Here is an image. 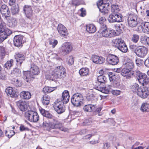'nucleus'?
Listing matches in <instances>:
<instances>
[{"mask_svg": "<svg viewBox=\"0 0 149 149\" xmlns=\"http://www.w3.org/2000/svg\"><path fill=\"white\" fill-rule=\"evenodd\" d=\"M23 10L27 19L31 22L33 15V13L31 6L29 5L24 6L23 8Z\"/></svg>", "mask_w": 149, "mask_h": 149, "instance_id": "nucleus-12", "label": "nucleus"}, {"mask_svg": "<svg viewBox=\"0 0 149 149\" xmlns=\"http://www.w3.org/2000/svg\"><path fill=\"white\" fill-rule=\"evenodd\" d=\"M128 25L131 27L136 26L137 24V17L135 15H130L128 18Z\"/></svg>", "mask_w": 149, "mask_h": 149, "instance_id": "nucleus-14", "label": "nucleus"}, {"mask_svg": "<svg viewBox=\"0 0 149 149\" xmlns=\"http://www.w3.org/2000/svg\"><path fill=\"white\" fill-rule=\"evenodd\" d=\"M148 50L147 48L143 46H140L136 47L135 50V53L139 57H144L147 54Z\"/></svg>", "mask_w": 149, "mask_h": 149, "instance_id": "nucleus-13", "label": "nucleus"}, {"mask_svg": "<svg viewBox=\"0 0 149 149\" xmlns=\"http://www.w3.org/2000/svg\"><path fill=\"white\" fill-rule=\"evenodd\" d=\"M65 69L62 66H58L54 69L52 73L50 78H61L65 76Z\"/></svg>", "mask_w": 149, "mask_h": 149, "instance_id": "nucleus-4", "label": "nucleus"}, {"mask_svg": "<svg viewBox=\"0 0 149 149\" xmlns=\"http://www.w3.org/2000/svg\"><path fill=\"white\" fill-rule=\"evenodd\" d=\"M24 37L21 35H17L15 36L14 38V44L15 46L17 47L22 45Z\"/></svg>", "mask_w": 149, "mask_h": 149, "instance_id": "nucleus-19", "label": "nucleus"}, {"mask_svg": "<svg viewBox=\"0 0 149 149\" xmlns=\"http://www.w3.org/2000/svg\"><path fill=\"white\" fill-rule=\"evenodd\" d=\"M30 71L23 72V78L26 82H29L35 78V76L38 75L40 73L38 67L34 64L31 65Z\"/></svg>", "mask_w": 149, "mask_h": 149, "instance_id": "nucleus-1", "label": "nucleus"}, {"mask_svg": "<svg viewBox=\"0 0 149 149\" xmlns=\"http://www.w3.org/2000/svg\"><path fill=\"white\" fill-rule=\"evenodd\" d=\"M84 3V2L83 0H72V4L76 6L83 4Z\"/></svg>", "mask_w": 149, "mask_h": 149, "instance_id": "nucleus-43", "label": "nucleus"}, {"mask_svg": "<svg viewBox=\"0 0 149 149\" xmlns=\"http://www.w3.org/2000/svg\"><path fill=\"white\" fill-rule=\"evenodd\" d=\"M19 129L21 131H29V130L28 127H25L22 125H21L19 127Z\"/></svg>", "mask_w": 149, "mask_h": 149, "instance_id": "nucleus-54", "label": "nucleus"}, {"mask_svg": "<svg viewBox=\"0 0 149 149\" xmlns=\"http://www.w3.org/2000/svg\"><path fill=\"white\" fill-rule=\"evenodd\" d=\"M72 47L71 44L70 42H65L63 43L61 47L63 52L68 54L72 49Z\"/></svg>", "mask_w": 149, "mask_h": 149, "instance_id": "nucleus-23", "label": "nucleus"}, {"mask_svg": "<svg viewBox=\"0 0 149 149\" xmlns=\"http://www.w3.org/2000/svg\"><path fill=\"white\" fill-rule=\"evenodd\" d=\"M7 30H9L6 28V24L3 21H1L0 24V31H6Z\"/></svg>", "mask_w": 149, "mask_h": 149, "instance_id": "nucleus-45", "label": "nucleus"}, {"mask_svg": "<svg viewBox=\"0 0 149 149\" xmlns=\"http://www.w3.org/2000/svg\"><path fill=\"white\" fill-rule=\"evenodd\" d=\"M121 74L122 76L127 79H130L132 76L134 75V72L130 71L125 67L123 68L121 71Z\"/></svg>", "mask_w": 149, "mask_h": 149, "instance_id": "nucleus-15", "label": "nucleus"}, {"mask_svg": "<svg viewBox=\"0 0 149 149\" xmlns=\"http://www.w3.org/2000/svg\"><path fill=\"white\" fill-rule=\"evenodd\" d=\"M89 99L91 101L94 100L96 99L95 95L93 94H91L89 97Z\"/></svg>", "mask_w": 149, "mask_h": 149, "instance_id": "nucleus-60", "label": "nucleus"}, {"mask_svg": "<svg viewBox=\"0 0 149 149\" xmlns=\"http://www.w3.org/2000/svg\"><path fill=\"white\" fill-rule=\"evenodd\" d=\"M67 60L68 63L70 65L72 64L74 62V58L72 56H70L68 57L67 58Z\"/></svg>", "mask_w": 149, "mask_h": 149, "instance_id": "nucleus-53", "label": "nucleus"}, {"mask_svg": "<svg viewBox=\"0 0 149 149\" xmlns=\"http://www.w3.org/2000/svg\"><path fill=\"white\" fill-rule=\"evenodd\" d=\"M111 85H108L105 87H102L100 86H97L96 88L97 89L102 92L106 94H108L111 89Z\"/></svg>", "mask_w": 149, "mask_h": 149, "instance_id": "nucleus-26", "label": "nucleus"}, {"mask_svg": "<svg viewBox=\"0 0 149 149\" xmlns=\"http://www.w3.org/2000/svg\"><path fill=\"white\" fill-rule=\"evenodd\" d=\"M15 132L13 130L5 131V134L8 138H10L14 135Z\"/></svg>", "mask_w": 149, "mask_h": 149, "instance_id": "nucleus-48", "label": "nucleus"}, {"mask_svg": "<svg viewBox=\"0 0 149 149\" xmlns=\"http://www.w3.org/2000/svg\"><path fill=\"white\" fill-rule=\"evenodd\" d=\"M134 67V63L132 62L127 63L126 64V66L125 68L127 69H128L129 70H130V71H132L131 70L132 69H133Z\"/></svg>", "mask_w": 149, "mask_h": 149, "instance_id": "nucleus-49", "label": "nucleus"}, {"mask_svg": "<svg viewBox=\"0 0 149 149\" xmlns=\"http://www.w3.org/2000/svg\"><path fill=\"white\" fill-rule=\"evenodd\" d=\"M112 93L113 95H120L121 93V91L119 90H114L112 91Z\"/></svg>", "mask_w": 149, "mask_h": 149, "instance_id": "nucleus-56", "label": "nucleus"}, {"mask_svg": "<svg viewBox=\"0 0 149 149\" xmlns=\"http://www.w3.org/2000/svg\"><path fill=\"white\" fill-rule=\"evenodd\" d=\"M86 31L89 33H93L96 31L95 26L93 24H89L86 26Z\"/></svg>", "mask_w": 149, "mask_h": 149, "instance_id": "nucleus-30", "label": "nucleus"}, {"mask_svg": "<svg viewBox=\"0 0 149 149\" xmlns=\"http://www.w3.org/2000/svg\"><path fill=\"white\" fill-rule=\"evenodd\" d=\"M6 77V76L1 73V72H0V79L2 80H4Z\"/></svg>", "mask_w": 149, "mask_h": 149, "instance_id": "nucleus-64", "label": "nucleus"}, {"mask_svg": "<svg viewBox=\"0 0 149 149\" xmlns=\"http://www.w3.org/2000/svg\"><path fill=\"white\" fill-rule=\"evenodd\" d=\"M107 60L109 64L113 65L117 64L119 61L118 57L113 54L109 55L107 57Z\"/></svg>", "mask_w": 149, "mask_h": 149, "instance_id": "nucleus-16", "label": "nucleus"}, {"mask_svg": "<svg viewBox=\"0 0 149 149\" xmlns=\"http://www.w3.org/2000/svg\"><path fill=\"white\" fill-rule=\"evenodd\" d=\"M17 66L20 67L22 63L25 60V57L23 54L20 53L16 54L14 56Z\"/></svg>", "mask_w": 149, "mask_h": 149, "instance_id": "nucleus-17", "label": "nucleus"}, {"mask_svg": "<svg viewBox=\"0 0 149 149\" xmlns=\"http://www.w3.org/2000/svg\"><path fill=\"white\" fill-rule=\"evenodd\" d=\"M57 30L61 35L65 36L67 34V29L66 28L61 24H58Z\"/></svg>", "mask_w": 149, "mask_h": 149, "instance_id": "nucleus-27", "label": "nucleus"}, {"mask_svg": "<svg viewBox=\"0 0 149 149\" xmlns=\"http://www.w3.org/2000/svg\"><path fill=\"white\" fill-rule=\"evenodd\" d=\"M44 116L49 118H51L53 117V116L48 111L47 112H46V113Z\"/></svg>", "mask_w": 149, "mask_h": 149, "instance_id": "nucleus-58", "label": "nucleus"}, {"mask_svg": "<svg viewBox=\"0 0 149 149\" xmlns=\"http://www.w3.org/2000/svg\"><path fill=\"white\" fill-rule=\"evenodd\" d=\"M120 10L118 6L116 4H113L111 6V11L112 13H118Z\"/></svg>", "mask_w": 149, "mask_h": 149, "instance_id": "nucleus-41", "label": "nucleus"}, {"mask_svg": "<svg viewBox=\"0 0 149 149\" xmlns=\"http://www.w3.org/2000/svg\"><path fill=\"white\" fill-rule=\"evenodd\" d=\"M141 59H137L136 61V63L138 66H140L141 65Z\"/></svg>", "mask_w": 149, "mask_h": 149, "instance_id": "nucleus-59", "label": "nucleus"}, {"mask_svg": "<svg viewBox=\"0 0 149 149\" xmlns=\"http://www.w3.org/2000/svg\"><path fill=\"white\" fill-rule=\"evenodd\" d=\"M25 116L29 121L32 122L37 123L39 120V117L37 113L33 111L26 112Z\"/></svg>", "mask_w": 149, "mask_h": 149, "instance_id": "nucleus-8", "label": "nucleus"}, {"mask_svg": "<svg viewBox=\"0 0 149 149\" xmlns=\"http://www.w3.org/2000/svg\"><path fill=\"white\" fill-rule=\"evenodd\" d=\"M13 63V59H11L10 61H8L4 64V67L7 69H10L12 66Z\"/></svg>", "mask_w": 149, "mask_h": 149, "instance_id": "nucleus-42", "label": "nucleus"}, {"mask_svg": "<svg viewBox=\"0 0 149 149\" xmlns=\"http://www.w3.org/2000/svg\"><path fill=\"white\" fill-rule=\"evenodd\" d=\"M80 10L81 12L80 15V16L82 17H84L86 15V10L83 8H81Z\"/></svg>", "mask_w": 149, "mask_h": 149, "instance_id": "nucleus-55", "label": "nucleus"}, {"mask_svg": "<svg viewBox=\"0 0 149 149\" xmlns=\"http://www.w3.org/2000/svg\"><path fill=\"white\" fill-rule=\"evenodd\" d=\"M92 61L96 64H102L105 62V58L102 56L94 55L91 57Z\"/></svg>", "mask_w": 149, "mask_h": 149, "instance_id": "nucleus-18", "label": "nucleus"}, {"mask_svg": "<svg viewBox=\"0 0 149 149\" xmlns=\"http://www.w3.org/2000/svg\"><path fill=\"white\" fill-rule=\"evenodd\" d=\"M21 71L19 69L15 68L12 71L11 74L13 77H19L21 75Z\"/></svg>", "mask_w": 149, "mask_h": 149, "instance_id": "nucleus-33", "label": "nucleus"}, {"mask_svg": "<svg viewBox=\"0 0 149 149\" xmlns=\"http://www.w3.org/2000/svg\"><path fill=\"white\" fill-rule=\"evenodd\" d=\"M110 23L120 22L122 21V15L119 13H112L108 18Z\"/></svg>", "mask_w": 149, "mask_h": 149, "instance_id": "nucleus-11", "label": "nucleus"}, {"mask_svg": "<svg viewBox=\"0 0 149 149\" xmlns=\"http://www.w3.org/2000/svg\"><path fill=\"white\" fill-rule=\"evenodd\" d=\"M144 64L147 67L149 68V57L145 61Z\"/></svg>", "mask_w": 149, "mask_h": 149, "instance_id": "nucleus-61", "label": "nucleus"}, {"mask_svg": "<svg viewBox=\"0 0 149 149\" xmlns=\"http://www.w3.org/2000/svg\"><path fill=\"white\" fill-rule=\"evenodd\" d=\"M58 41L56 40H50L49 41V43L50 45H52V47L54 48L56 45L57 44Z\"/></svg>", "mask_w": 149, "mask_h": 149, "instance_id": "nucleus-52", "label": "nucleus"}, {"mask_svg": "<svg viewBox=\"0 0 149 149\" xmlns=\"http://www.w3.org/2000/svg\"><path fill=\"white\" fill-rule=\"evenodd\" d=\"M79 73L81 76H86L88 74L89 70L88 68H82L80 70Z\"/></svg>", "mask_w": 149, "mask_h": 149, "instance_id": "nucleus-35", "label": "nucleus"}, {"mask_svg": "<svg viewBox=\"0 0 149 149\" xmlns=\"http://www.w3.org/2000/svg\"><path fill=\"white\" fill-rule=\"evenodd\" d=\"M96 108L95 105L88 104L85 105L83 109L85 111L91 112L94 111Z\"/></svg>", "mask_w": 149, "mask_h": 149, "instance_id": "nucleus-31", "label": "nucleus"}, {"mask_svg": "<svg viewBox=\"0 0 149 149\" xmlns=\"http://www.w3.org/2000/svg\"><path fill=\"white\" fill-rule=\"evenodd\" d=\"M141 40L143 43L146 45H149V37L146 36H141Z\"/></svg>", "mask_w": 149, "mask_h": 149, "instance_id": "nucleus-40", "label": "nucleus"}, {"mask_svg": "<svg viewBox=\"0 0 149 149\" xmlns=\"http://www.w3.org/2000/svg\"><path fill=\"white\" fill-rule=\"evenodd\" d=\"M11 10L13 15H15L18 12V7L17 6H13L11 7Z\"/></svg>", "mask_w": 149, "mask_h": 149, "instance_id": "nucleus-44", "label": "nucleus"}, {"mask_svg": "<svg viewBox=\"0 0 149 149\" xmlns=\"http://www.w3.org/2000/svg\"><path fill=\"white\" fill-rule=\"evenodd\" d=\"M12 83L16 87L21 86L22 85L21 81L18 79H14L13 80Z\"/></svg>", "mask_w": 149, "mask_h": 149, "instance_id": "nucleus-38", "label": "nucleus"}, {"mask_svg": "<svg viewBox=\"0 0 149 149\" xmlns=\"http://www.w3.org/2000/svg\"><path fill=\"white\" fill-rule=\"evenodd\" d=\"M140 109L142 111H149V104L146 102L143 104Z\"/></svg>", "mask_w": 149, "mask_h": 149, "instance_id": "nucleus-36", "label": "nucleus"}, {"mask_svg": "<svg viewBox=\"0 0 149 149\" xmlns=\"http://www.w3.org/2000/svg\"><path fill=\"white\" fill-rule=\"evenodd\" d=\"M20 96L22 98L28 100L31 97V95L29 92L28 91H22L20 94Z\"/></svg>", "mask_w": 149, "mask_h": 149, "instance_id": "nucleus-32", "label": "nucleus"}, {"mask_svg": "<svg viewBox=\"0 0 149 149\" xmlns=\"http://www.w3.org/2000/svg\"><path fill=\"white\" fill-rule=\"evenodd\" d=\"M50 97L48 95H45L42 97V103L44 105H47L49 103Z\"/></svg>", "mask_w": 149, "mask_h": 149, "instance_id": "nucleus-34", "label": "nucleus"}, {"mask_svg": "<svg viewBox=\"0 0 149 149\" xmlns=\"http://www.w3.org/2000/svg\"><path fill=\"white\" fill-rule=\"evenodd\" d=\"M6 54V52L5 48L2 47H0V56L1 58H3Z\"/></svg>", "mask_w": 149, "mask_h": 149, "instance_id": "nucleus-47", "label": "nucleus"}, {"mask_svg": "<svg viewBox=\"0 0 149 149\" xmlns=\"http://www.w3.org/2000/svg\"><path fill=\"white\" fill-rule=\"evenodd\" d=\"M83 97L82 95L79 93L74 94L72 97L71 103L73 105L76 107L80 106L82 104Z\"/></svg>", "mask_w": 149, "mask_h": 149, "instance_id": "nucleus-7", "label": "nucleus"}, {"mask_svg": "<svg viewBox=\"0 0 149 149\" xmlns=\"http://www.w3.org/2000/svg\"><path fill=\"white\" fill-rule=\"evenodd\" d=\"M62 102L56 101L53 104V107L55 110L58 114L63 113L65 111V107Z\"/></svg>", "mask_w": 149, "mask_h": 149, "instance_id": "nucleus-10", "label": "nucleus"}, {"mask_svg": "<svg viewBox=\"0 0 149 149\" xmlns=\"http://www.w3.org/2000/svg\"><path fill=\"white\" fill-rule=\"evenodd\" d=\"M99 142V140H98L96 141H90L89 142V143L91 144L94 145L96 144V143H98Z\"/></svg>", "mask_w": 149, "mask_h": 149, "instance_id": "nucleus-62", "label": "nucleus"}, {"mask_svg": "<svg viewBox=\"0 0 149 149\" xmlns=\"http://www.w3.org/2000/svg\"><path fill=\"white\" fill-rule=\"evenodd\" d=\"M47 124L50 128L49 131H50L51 129H58L64 132L67 131V129L63 127L62 124L56 119H53V120L47 123Z\"/></svg>", "mask_w": 149, "mask_h": 149, "instance_id": "nucleus-6", "label": "nucleus"}, {"mask_svg": "<svg viewBox=\"0 0 149 149\" xmlns=\"http://www.w3.org/2000/svg\"><path fill=\"white\" fill-rule=\"evenodd\" d=\"M0 11L1 14L6 18L9 17L10 16V13L9 8L6 5H3L1 6Z\"/></svg>", "mask_w": 149, "mask_h": 149, "instance_id": "nucleus-20", "label": "nucleus"}, {"mask_svg": "<svg viewBox=\"0 0 149 149\" xmlns=\"http://www.w3.org/2000/svg\"><path fill=\"white\" fill-rule=\"evenodd\" d=\"M109 77L110 81L112 82L113 86L115 87L119 88L120 86V84L116 81V76L114 75H110Z\"/></svg>", "mask_w": 149, "mask_h": 149, "instance_id": "nucleus-29", "label": "nucleus"}, {"mask_svg": "<svg viewBox=\"0 0 149 149\" xmlns=\"http://www.w3.org/2000/svg\"><path fill=\"white\" fill-rule=\"evenodd\" d=\"M110 146V144L108 143H104V149H108Z\"/></svg>", "mask_w": 149, "mask_h": 149, "instance_id": "nucleus-63", "label": "nucleus"}, {"mask_svg": "<svg viewBox=\"0 0 149 149\" xmlns=\"http://www.w3.org/2000/svg\"><path fill=\"white\" fill-rule=\"evenodd\" d=\"M106 19L104 17H102L100 18L99 22L100 24V25L102 24H103V23L105 21Z\"/></svg>", "mask_w": 149, "mask_h": 149, "instance_id": "nucleus-57", "label": "nucleus"}, {"mask_svg": "<svg viewBox=\"0 0 149 149\" xmlns=\"http://www.w3.org/2000/svg\"><path fill=\"white\" fill-rule=\"evenodd\" d=\"M139 27L141 28L142 31L144 33L149 32V22H145L141 23Z\"/></svg>", "mask_w": 149, "mask_h": 149, "instance_id": "nucleus-28", "label": "nucleus"}, {"mask_svg": "<svg viewBox=\"0 0 149 149\" xmlns=\"http://www.w3.org/2000/svg\"><path fill=\"white\" fill-rule=\"evenodd\" d=\"M17 105L22 111H25L27 109V105L25 101L20 100L16 102Z\"/></svg>", "mask_w": 149, "mask_h": 149, "instance_id": "nucleus-22", "label": "nucleus"}, {"mask_svg": "<svg viewBox=\"0 0 149 149\" xmlns=\"http://www.w3.org/2000/svg\"><path fill=\"white\" fill-rule=\"evenodd\" d=\"M97 81L94 83V85L97 87V86H99L102 84H104L106 81L107 78L104 76L102 75L98 76L97 77Z\"/></svg>", "mask_w": 149, "mask_h": 149, "instance_id": "nucleus-24", "label": "nucleus"}, {"mask_svg": "<svg viewBox=\"0 0 149 149\" xmlns=\"http://www.w3.org/2000/svg\"><path fill=\"white\" fill-rule=\"evenodd\" d=\"M11 33L12 32L10 30H7L6 31H0V42L1 43L3 42Z\"/></svg>", "mask_w": 149, "mask_h": 149, "instance_id": "nucleus-21", "label": "nucleus"}, {"mask_svg": "<svg viewBox=\"0 0 149 149\" xmlns=\"http://www.w3.org/2000/svg\"><path fill=\"white\" fill-rule=\"evenodd\" d=\"M17 21L15 19H13L10 20L8 23L9 26L11 27H14L16 26Z\"/></svg>", "mask_w": 149, "mask_h": 149, "instance_id": "nucleus-46", "label": "nucleus"}, {"mask_svg": "<svg viewBox=\"0 0 149 149\" xmlns=\"http://www.w3.org/2000/svg\"><path fill=\"white\" fill-rule=\"evenodd\" d=\"M134 73V75H136L138 81L140 83L143 84L144 83H148L149 81V78L145 74L138 71H135Z\"/></svg>", "mask_w": 149, "mask_h": 149, "instance_id": "nucleus-9", "label": "nucleus"}, {"mask_svg": "<svg viewBox=\"0 0 149 149\" xmlns=\"http://www.w3.org/2000/svg\"><path fill=\"white\" fill-rule=\"evenodd\" d=\"M98 32L100 33V36L105 38H111L116 35L114 30L107 28L105 24L100 25Z\"/></svg>", "mask_w": 149, "mask_h": 149, "instance_id": "nucleus-3", "label": "nucleus"}, {"mask_svg": "<svg viewBox=\"0 0 149 149\" xmlns=\"http://www.w3.org/2000/svg\"><path fill=\"white\" fill-rule=\"evenodd\" d=\"M69 91L67 90H65L62 93L61 102H62L63 103H67L69 101Z\"/></svg>", "mask_w": 149, "mask_h": 149, "instance_id": "nucleus-25", "label": "nucleus"}, {"mask_svg": "<svg viewBox=\"0 0 149 149\" xmlns=\"http://www.w3.org/2000/svg\"><path fill=\"white\" fill-rule=\"evenodd\" d=\"M6 92L7 95H10L11 97L13 96L15 94V91L13 90V88L10 87H9L6 90Z\"/></svg>", "mask_w": 149, "mask_h": 149, "instance_id": "nucleus-37", "label": "nucleus"}, {"mask_svg": "<svg viewBox=\"0 0 149 149\" xmlns=\"http://www.w3.org/2000/svg\"><path fill=\"white\" fill-rule=\"evenodd\" d=\"M56 88V87H50L48 86H45L43 89L42 91L45 93H50Z\"/></svg>", "mask_w": 149, "mask_h": 149, "instance_id": "nucleus-39", "label": "nucleus"}, {"mask_svg": "<svg viewBox=\"0 0 149 149\" xmlns=\"http://www.w3.org/2000/svg\"><path fill=\"white\" fill-rule=\"evenodd\" d=\"M112 42L113 46L122 52L125 53L127 51V47L124 41L121 38L114 39Z\"/></svg>", "mask_w": 149, "mask_h": 149, "instance_id": "nucleus-5", "label": "nucleus"}, {"mask_svg": "<svg viewBox=\"0 0 149 149\" xmlns=\"http://www.w3.org/2000/svg\"><path fill=\"white\" fill-rule=\"evenodd\" d=\"M27 19H26V21H25L23 19H20V22L22 26L25 25H26V23L27 24H30L31 22H30L29 20V21L27 22Z\"/></svg>", "mask_w": 149, "mask_h": 149, "instance_id": "nucleus-51", "label": "nucleus"}, {"mask_svg": "<svg viewBox=\"0 0 149 149\" xmlns=\"http://www.w3.org/2000/svg\"><path fill=\"white\" fill-rule=\"evenodd\" d=\"M131 89L133 92H136L137 94L143 98H146L149 96V92L146 87H139L138 84L135 83L132 86Z\"/></svg>", "mask_w": 149, "mask_h": 149, "instance_id": "nucleus-2", "label": "nucleus"}, {"mask_svg": "<svg viewBox=\"0 0 149 149\" xmlns=\"http://www.w3.org/2000/svg\"><path fill=\"white\" fill-rule=\"evenodd\" d=\"M139 39V36L136 34L133 35L132 38V41L135 43H136Z\"/></svg>", "mask_w": 149, "mask_h": 149, "instance_id": "nucleus-50", "label": "nucleus"}]
</instances>
